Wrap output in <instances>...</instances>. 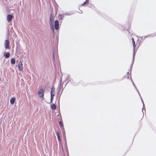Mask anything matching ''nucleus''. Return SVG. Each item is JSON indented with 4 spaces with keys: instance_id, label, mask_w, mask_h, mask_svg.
<instances>
[{
    "instance_id": "f257e3e1",
    "label": "nucleus",
    "mask_w": 156,
    "mask_h": 156,
    "mask_svg": "<svg viewBox=\"0 0 156 156\" xmlns=\"http://www.w3.org/2000/svg\"><path fill=\"white\" fill-rule=\"evenodd\" d=\"M54 15L52 14H51L50 18L49 23L51 29L52 30L53 32H54Z\"/></svg>"
},
{
    "instance_id": "f03ea898",
    "label": "nucleus",
    "mask_w": 156,
    "mask_h": 156,
    "mask_svg": "<svg viewBox=\"0 0 156 156\" xmlns=\"http://www.w3.org/2000/svg\"><path fill=\"white\" fill-rule=\"evenodd\" d=\"M44 91V90L43 89H40L38 91L37 94L38 96L41 98H42V100H44L43 97Z\"/></svg>"
},
{
    "instance_id": "7ed1b4c3",
    "label": "nucleus",
    "mask_w": 156,
    "mask_h": 156,
    "mask_svg": "<svg viewBox=\"0 0 156 156\" xmlns=\"http://www.w3.org/2000/svg\"><path fill=\"white\" fill-rule=\"evenodd\" d=\"M132 42H133V60L134 59V54H135V53L136 52L135 48V47L136 46V45H135V41H134V39H133V38H132Z\"/></svg>"
},
{
    "instance_id": "20e7f679",
    "label": "nucleus",
    "mask_w": 156,
    "mask_h": 156,
    "mask_svg": "<svg viewBox=\"0 0 156 156\" xmlns=\"http://www.w3.org/2000/svg\"><path fill=\"white\" fill-rule=\"evenodd\" d=\"M18 68L19 70L22 71L23 69V64L21 61H20L19 63L18 64Z\"/></svg>"
},
{
    "instance_id": "39448f33",
    "label": "nucleus",
    "mask_w": 156,
    "mask_h": 156,
    "mask_svg": "<svg viewBox=\"0 0 156 156\" xmlns=\"http://www.w3.org/2000/svg\"><path fill=\"white\" fill-rule=\"evenodd\" d=\"M55 29L57 30L59 28V22L57 20H56L55 22Z\"/></svg>"
},
{
    "instance_id": "423d86ee",
    "label": "nucleus",
    "mask_w": 156,
    "mask_h": 156,
    "mask_svg": "<svg viewBox=\"0 0 156 156\" xmlns=\"http://www.w3.org/2000/svg\"><path fill=\"white\" fill-rule=\"evenodd\" d=\"M9 41L8 40H6L5 41V48L7 49H9Z\"/></svg>"
},
{
    "instance_id": "0eeeda50",
    "label": "nucleus",
    "mask_w": 156,
    "mask_h": 156,
    "mask_svg": "<svg viewBox=\"0 0 156 156\" xmlns=\"http://www.w3.org/2000/svg\"><path fill=\"white\" fill-rule=\"evenodd\" d=\"M13 15H8L7 16V20L9 22H11L12 19Z\"/></svg>"
},
{
    "instance_id": "6e6552de",
    "label": "nucleus",
    "mask_w": 156,
    "mask_h": 156,
    "mask_svg": "<svg viewBox=\"0 0 156 156\" xmlns=\"http://www.w3.org/2000/svg\"><path fill=\"white\" fill-rule=\"evenodd\" d=\"M4 56L6 58H8L10 56V53L9 52H5L4 53Z\"/></svg>"
},
{
    "instance_id": "1a4fd4ad",
    "label": "nucleus",
    "mask_w": 156,
    "mask_h": 156,
    "mask_svg": "<svg viewBox=\"0 0 156 156\" xmlns=\"http://www.w3.org/2000/svg\"><path fill=\"white\" fill-rule=\"evenodd\" d=\"M51 107L52 110H55L56 108V105L54 104H52L51 105Z\"/></svg>"
},
{
    "instance_id": "9d476101",
    "label": "nucleus",
    "mask_w": 156,
    "mask_h": 156,
    "mask_svg": "<svg viewBox=\"0 0 156 156\" xmlns=\"http://www.w3.org/2000/svg\"><path fill=\"white\" fill-rule=\"evenodd\" d=\"M54 95L55 94H51V103H52V102Z\"/></svg>"
},
{
    "instance_id": "9b49d317",
    "label": "nucleus",
    "mask_w": 156,
    "mask_h": 156,
    "mask_svg": "<svg viewBox=\"0 0 156 156\" xmlns=\"http://www.w3.org/2000/svg\"><path fill=\"white\" fill-rule=\"evenodd\" d=\"M15 100V98H11L10 100V102L12 104H14V102Z\"/></svg>"
},
{
    "instance_id": "f8f14e48",
    "label": "nucleus",
    "mask_w": 156,
    "mask_h": 156,
    "mask_svg": "<svg viewBox=\"0 0 156 156\" xmlns=\"http://www.w3.org/2000/svg\"><path fill=\"white\" fill-rule=\"evenodd\" d=\"M56 135H57V136L58 140H59V141H60V136L59 132L58 131H57L56 132Z\"/></svg>"
},
{
    "instance_id": "ddd939ff",
    "label": "nucleus",
    "mask_w": 156,
    "mask_h": 156,
    "mask_svg": "<svg viewBox=\"0 0 156 156\" xmlns=\"http://www.w3.org/2000/svg\"><path fill=\"white\" fill-rule=\"evenodd\" d=\"M55 89L53 87L51 88V94H55Z\"/></svg>"
},
{
    "instance_id": "4468645a",
    "label": "nucleus",
    "mask_w": 156,
    "mask_h": 156,
    "mask_svg": "<svg viewBox=\"0 0 156 156\" xmlns=\"http://www.w3.org/2000/svg\"><path fill=\"white\" fill-rule=\"evenodd\" d=\"M11 63L12 64L14 65L15 63V60L14 58H12L11 59Z\"/></svg>"
},
{
    "instance_id": "2eb2a0df",
    "label": "nucleus",
    "mask_w": 156,
    "mask_h": 156,
    "mask_svg": "<svg viewBox=\"0 0 156 156\" xmlns=\"http://www.w3.org/2000/svg\"><path fill=\"white\" fill-rule=\"evenodd\" d=\"M59 124L60 125L61 129L62 128H64L63 127V125L62 124V123L61 121H59Z\"/></svg>"
},
{
    "instance_id": "dca6fc26",
    "label": "nucleus",
    "mask_w": 156,
    "mask_h": 156,
    "mask_svg": "<svg viewBox=\"0 0 156 156\" xmlns=\"http://www.w3.org/2000/svg\"><path fill=\"white\" fill-rule=\"evenodd\" d=\"M61 129L62 130V132L63 134L64 135V136H65V129H64V128H62Z\"/></svg>"
},
{
    "instance_id": "f3484780",
    "label": "nucleus",
    "mask_w": 156,
    "mask_h": 156,
    "mask_svg": "<svg viewBox=\"0 0 156 156\" xmlns=\"http://www.w3.org/2000/svg\"><path fill=\"white\" fill-rule=\"evenodd\" d=\"M140 98L141 99V101H142L143 103V109H142V112H143V109H144V110H145V106H144V102H143V101L142 99L141 98V97H140Z\"/></svg>"
},
{
    "instance_id": "a211bd4d",
    "label": "nucleus",
    "mask_w": 156,
    "mask_h": 156,
    "mask_svg": "<svg viewBox=\"0 0 156 156\" xmlns=\"http://www.w3.org/2000/svg\"><path fill=\"white\" fill-rule=\"evenodd\" d=\"M61 81H62V79H61V80H60L61 83H60V87H59V91H60L61 90L62 86V83H61Z\"/></svg>"
},
{
    "instance_id": "6ab92c4d",
    "label": "nucleus",
    "mask_w": 156,
    "mask_h": 156,
    "mask_svg": "<svg viewBox=\"0 0 156 156\" xmlns=\"http://www.w3.org/2000/svg\"><path fill=\"white\" fill-rule=\"evenodd\" d=\"M132 83H133V85L135 87L136 89V90L137 91V92H138V93H139V94L140 96V93H139V91H138V90H137V88H136V86H135V84H134V83H133V80H132Z\"/></svg>"
},
{
    "instance_id": "aec40b11",
    "label": "nucleus",
    "mask_w": 156,
    "mask_h": 156,
    "mask_svg": "<svg viewBox=\"0 0 156 156\" xmlns=\"http://www.w3.org/2000/svg\"><path fill=\"white\" fill-rule=\"evenodd\" d=\"M87 3H88L87 1H86L82 4V5L83 6L84 5L86 4Z\"/></svg>"
},
{
    "instance_id": "412c9836",
    "label": "nucleus",
    "mask_w": 156,
    "mask_h": 156,
    "mask_svg": "<svg viewBox=\"0 0 156 156\" xmlns=\"http://www.w3.org/2000/svg\"><path fill=\"white\" fill-rule=\"evenodd\" d=\"M89 0H86V1H87V2H89Z\"/></svg>"
},
{
    "instance_id": "4be33fe9",
    "label": "nucleus",
    "mask_w": 156,
    "mask_h": 156,
    "mask_svg": "<svg viewBox=\"0 0 156 156\" xmlns=\"http://www.w3.org/2000/svg\"><path fill=\"white\" fill-rule=\"evenodd\" d=\"M80 13H82V11H81V12H80Z\"/></svg>"
},
{
    "instance_id": "5701e85b",
    "label": "nucleus",
    "mask_w": 156,
    "mask_h": 156,
    "mask_svg": "<svg viewBox=\"0 0 156 156\" xmlns=\"http://www.w3.org/2000/svg\"><path fill=\"white\" fill-rule=\"evenodd\" d=\"M80 13H82V11H81V12H80Z\"/></svg>"
},
{
    "instance_id": "b1692460",
    "label": "nucleus",
    "mask_w": 156,
    "mask_h": 156,
    "mask_svg": "<svg viewBox=\"0 0 156 156\" xmlns=\"http://www.w3.org/2000/svg\"><path fill=\"white\" fill-rule=\"evenodd\" d=\"M132 64H133V63H132Z\"/></svg>"
},
{
    "instance_id": "393cba45",
    "label": "nucleus",
    "mask_w": 156,
    "mask_h": 156,
    "mask_svg": "<svg viewBox=\"0 0 156 156\" xmlns=\"http://www.w3.org/2000/svg\"><path fill=\"white\" fill-rule=\"evenodd\" d=\"M53 56H54V55Z\"/></svg>"
}]
</instances>
